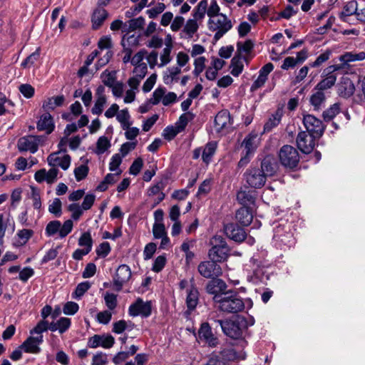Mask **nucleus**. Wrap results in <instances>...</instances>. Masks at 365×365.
Wrapping results in <instances>:
<instances>
[{"label": "nucleus", "instance_id": "62", "mask_svg": "<svg viewBox=\"0 0 365 365\" xmlns=\"http://www.w3.org/2000/svg\"><path fill=\"white\" fill-rule=\"evenodd\" d=\"M331 54V52L329 50H327L324 53H321L314 62L311 63L309 64L310 66L312 68L319 67L329 59Z\"/></svg>", "mask_w": 365, "mask_h": 365}, {"label": "nucleus", "instance_id": "8", "mask_svg": "<svg viewBox=\"0 0 365 365\" xmlns=\"http://www.w3.org/2000/svg\"><path fill=\"white\" fill-rule=\"evenodd\" d=\"M303 124L307 133L317 138H320L325 130L323 122L311 114H305L303 115Z\"/></svg>", "mask_w": 365, "mask_h": 365}, {"label": "nucleus", "instance_id": "11", "mask_svg": "<svg viewBox=\"0 0 365 365\" xmlns=\"http://www.w3.org/2000/svg\"><path fill=\"white\" fill-rule=\"evenodd\" d=\"M128 314L133 317L137 316L149 317L151 314L150 302H144L142 299L138 298L134 303L130 305Z\"/></svg>", "mask_w": 365, "mask_h": 365}, {"label": "nucleus", "instance_id": "64", "mask_svg": "<svg viewBox=\"0 0 365 365\" xmlns=\"http://www.w3.org/2000/svg\"><path fill=\"white\" fill-rule=\"evenodd\" d=\"M34 235V231L29 229H23L17 232L21 245H25Z\"/></svg>", "mask_w": 365, "mask_h": 365}, {"label": "nucleus", "instance_id": "40", "mask_svg": "<svg viewBox=\"0 0 365 365\" xmlns=\"http://www.w3.org/2000/svg\"><path fill=\"white\" fill-rule=\"evenodd\" d=\"M242 57L240 55H235L231 60V73L234 76H238L243 71Z\"/></svg>", "mask_w": 365, "mask_h": 365}, {"label": "nucleus", "instance_id": "5", "mask_svg": "<svg viewBox=\"0 0 365 365\" xmlns=\"http://www.w3.org/2000/svg\"><path fill=\"white\" fill-rule=\"evenodd\" d=\"M280 163L289 169L295 168L299 162V155L297 150L292 145H283L278 153Z\"/></svg>", "mask_w": 365, "mask_h": 365}, {"label": "nucleus", "instance_id": "22", "mask_svg": "<svg viewBox=\"0 0 365 365\" xmlns=\"http://www.w3.org/2000/svg\"><path fill=\"white\" fill-rule=\"evenodd\" d=\"M224 229L227 236L235 242H242L246 237V232L244 229L236 224H227Z\"/></svg>", "mask_w": 365, "mask_h": 365}, {"label": "nucleus", "instance_id": "1", "mask_svg": "<svg viewBox=\"0 0 365 365\" xmlns=\"http://www.w3.org/2000/svg\"><path fill=\"white\" fill-rule=\"evenodd\" d=\"M213 300L219 304L220 310L226 313L235 314L245 307L243 299L232 291H228L222 296H214Z\"/></svg>", "mask_w": 365, "mask_h": 365}, {"label": "nucleus", "instance_id": "27", "mask_svg": "<svg viewBox=\"0 0 365 365\" xmlns=\"http://www.w3.org/2000/svg\"><path fill=\"white\" fill-rule=\"evenodd\" d=\"M36 127L38 130L45 131L47 134L52 133L55 125L51 115L49 113L42 114L37 122Z\"/></svg>", "mask_w": 365, "mask_h": 365}, {"label": "nucleus", "instance_id": "60", "mask_svg": "<svg viewBox=\"0 0 365 365\" xmlns=\"http://www.w3.org/2000/svg\"><path fill=\"white\" fill-rule=\"evenodd\" d=\"M108 363V355L100 351L93 355L91 365H106Z\"/></svg>", "mask_w": 365, "mask_h": 365}, {"label": "nucleus", "instance_id": "20", "mask_svg": "<svg viewBox=\"0 0 365 365\" xmlns=\"http://www.w3.org/2000/svg\"><path fill=\"white\" fill-rule=\"evenodd\" d=\"M255 212V207H240L236 212V219L242 225L248 226L252 222Z\"/></svg>", "mask_w": 365, "mask_h": 365}, {"label": "nucleus", "instance_id": "12", "mask_svg": "<svg viewBox=\"0 0 365 365\" xmlns=\"http://www.w3.org/2000/svg\"><path fill=\"white\" fill-rule=\"evenodd\" d=\"M316 138L307 131L299 132L296 139L297 148L304 153H311L315 146Z\"/></svg>", "mask_w": 365, "mask_h": 365}, {"label": "nucleus", "instance_id": "59", "mask_svg": "<svg viewBox=\"0 0 365 365\" xmlns=\"http://www.w3.org/2000/svg\"><path fill=\"white\" fill-rule=\"evenodd\" d=\"M112 311L108 309L100 312L96 316V321L99 324H108L112 319Z\"/></svg>", "mask_w": 365, "mask_h": 365}, {"label": "nucleus", "instance_id": "6", "mask_svg": "<svg viewBox=\"0 0 365 365\" xmlns=\"http://www.w3.org/2000/svg\"><path fill=\"white\" fill-rule=\"evenodd\" d=\"M343 68L341 65H331L327 67L323 72L324 78L321 80L314 88L316 90L324 92L333 87L336 81V76L334 72Z\"/></svg>", "mask_w": 365, "mask_h": 365}, {"label": "nucleus", "instance_id": "56", "mask_svg": "<svg viewBox=\"0 0 365 365\" xmlns=\"http://www.w3.org/2000/svg\"><path fill=\"white\" fill-rule=\"evenodd\" d=\"M152 232L155 239H160L168 235L164 223H154Z\"/></svg>", "mask_w": 365, "mask_h": 365}, {"label": "nucleus", "instance_id": "16", "mask_svg": "<svg viewBox=\"0 0 365 365\" xmlns=\"http://www.w3.org/2000/svg\"><path fill=\"white\" fill-rule=\"evenodd\" d=\"M59 152H55L50 154L47 158L48 164L51 167L58 168L60 167L63 170H66L71 165V156L65 154L63 156H59Z\"/></svg>", "mask_w": 365, "mask_h": 365}, {"label": "nucleus", "instance_id": "34", "mask_svg": "<svg viewBox=\"0 0 365 365\" xmlns=\"http://www.w3.org/2000/svg\"><path fill=\"white\" fill-rule=\"evenodd\" d=\"M365 59V52H346L339 56V61L344 64L348 65L351 62L360 61Z\"/></svg>", "mask_w": 365, "mask_h": 365}, {"label": "nucleus", "instance_id": "18", "mask_svg": "<svg viewBox=\"0 0 365 365\" xmlns=\"http://www.w3.org/2000/svg\"><path fill=\"white\" fill-rule=\"evenodd\" d=\"M58 172V169L54 167H51L48 171L43 168L36 172L34 179L39 183L46 181L48 184H51L56 180Z\"/></svg>", "mask_w": 365, "mask_h": 365}, {"label": "nucleus", "instance_id": "9", "mask_svg": "<svg viewBox=\"0 0 365 365\" xmlns=\"http://www.w3.org/2000/svg\"><path fill=\"white\" fill-rule=\"evenodd\" d=\"M215 322L218 323L223 333L227 336L232 339H238L242 336V325L239 323V317L235 321L232 320H215Z\"/></svg>", "mask_w": 365, "mask_h": 365}, {"label": "nucleus", "instance_id": "54", "mask_svg": "<svg viewBox=\"0 0 365 365\" xmlns=\"http://www.w3.org/2000/svg\"><path fill=\"white\" fill-rule=\"evenodd\" d=\"M103 299L108 310L113 311L116 308L118 305L117 295L113 293L106 292Z\"/></svg>", "mask_w": 365, "mask_h": 365}, {"label": "nucleus", "instance_id": "4", "mask_svg": "<svg viewBox=\"0 0 365 365\" xmlns=\"http://www.w3.org/2000/svg\"><path fill=\"white\" fill-rule=\"evenodd\" d=\"M73 227V222L71 219L66 220L63 224L58 220L50 221L45 228V234L47 237H53L55 235L63 239L70 234Z\"/></svg>", "mask_w": 365, "mask_h": 365}, {"label": "nucleus", "instance_id": "30", "mask_svg": "<svg viewBox=\"0 0 365 365\" xmlns=\"http://www.w3.org/2000/svg\"><path fill=\"white\" fill-rule=\"evenodd\" d=\"M164 185L163 182H158L151 187L148 190L150 197H153L154 203L158 205L165 198V194L163 192Z\"/></svg>", "mask_w": 365, "mask_h": 365}, {"label": "nucleus", "instance_id": "58", "mask_svg": "<svg viewBox=\"0 0 365 365\" xmlns=\"http://www.w3.org/2000/svg\"><path fill=\"white\" fill-rule=\"evenodd\" d=\"M181 131L177 126H167L163 132L162 135L165 140H173Z\"/></svg>", "mask_w": 365, "mask_h": 365}, {"label": "nucleus", "instance_id": "13", "mask_svg": "<svg viewBox=\"0 0 365 365\" xmlns=\"http://www.w3.org/2000/svg\"><path fill=\"white\" fill-rule=\"evenodd\" d=\"M115 344V339L110 334H95L90 337L88 341V346L90 348L96 349L103 347L110 349Z\"/></svg>", "mask_w": 365, "mask_h": 365}, {"label": "nucleus", "instance_id": "24", "mask_svg": "<svg viewBox=\"0 0 365 365\" xmlns=\"http://www.w3.org/2000/svg\"><path fill=\"white\" fill-rule=\"evenodd\" d=\"M232 125L230 112L222 110L217 113L215 118V128L217 132L227 128Z\"/></svg>", "mask_w": 365, "mask_h": 365}, {"label": "nucleus", "instance_id": "15", "mask_svg": "<svg viewBox=\"0 0 365 365\" xmlns=\"http://www.w3.org/2000/svg\"><path fill=\"white\" fill-rule=\"evenodd\" d=\"M40 137L36 135H28L21 138L18 141L19 151H29L35 153L38 148Z\"/></svg>", "mask_w": 365, "mask_h": 365}, {"label": "nucleus", "instance_id": "44", "mask_svg": "<svg viewBox=\"0 0 365 365\" xmlns=\"http://www.w3.org/2000/svg\"><path fill=\"white\" fill-rule=\"evenodd\" d=\"M139 43V36L135 34H125L123 36L121 44L124 48H131L137 46Z\"/></svg>", "mask_w": 365, "mask_h": 365}, {"label": "nucleus", "instance_id": "39", "mask_svg": "<svg viewBox=\"0 0 365 365\" xmlns=\"http://www.w3.org/2000/svg\"><path fill=\"white\" fill-rule=\"evenodd\" d=\"M282 115V112L279 110H277L274 113L272 114L264 125V132H269L277 126L281 121Z\"/></svg>", "mask_w": 365, "mask_h": 365}, {"label": "nucleus", "instance_id": "46", "mask_svg": "<svg viewBox=\"0 0 365 365\" xmlns=\"http://www.w3.org/2000/svg\"><path fill=\"white\" fill-rule=\"evenodd\" d=\"M207 7V0H201L193 11V18L197 21L204 19Z\"/></svg>", "mask_w": 365, "mask_h": 365}, {"label": "nucleus", "instance_id": "50", "mask_svg": "<svg viewBox=\"0 0 365 365\" xmlns=\"http://www.w3.org/2000/svg\"><path fill=\"white\" fill-rule=\"evenodd\" d=\"M110 142L107 137L101 136L96 143V153L98 155H101L104 153L110 147Z\"/></svg>", "mask_w": 365, "mask_h": 365}, {"label": "nucleus", "instance_id": "41", "mask_svg": "<svg viewBox=\"0 0 365 365\" xmlns=\"http://www.w3.org/2000/svg\"><path fill=\"white\" fill-rule=\"evenodd\" d=\"M116 78V72L115 71L106 70L101 74V79L103 83L109 88L118 82Z\"/></svg>", "mask_w": 365, "mask_h": 365}, {"label": "nucleus", "instance_id": "10", "mask_svg": "<svg viewBox=\"0 0 365 365\" xmlns=\"http://www.w3.org/2000/svg\"><path fill=\"white\" fill-rule=\"evenodd\" d=\"M197 270L201 276L207 279L218 277L222 274L220 266L212 260L200 262Z\"/></svg>", "mask_w": 365, "mask_h": 365}, {"label": "nucleus", "instance_id": "53", "mask_svg": "<svg viewBox=\"0 0 365 365\" xmlns=\"http://www.w3.org/2000/svg\"><path fill=\"white\" fill-rule=\"evenodd\" d=\"M254 46V43L251 40H247L245 42H237V55H240L242 53L248 54L251 52Z\"/></svg>", "mask_w": 365, "mask_h": 365}, {"label": "nucleus", "instance_id": "49", "mask_svg": "<svg viewBox=\"0 0 365 365\" xmlns=\"http://www.w3.org/2000/svg\"><path fill=\"white\" fill-rule=\"evenodd\" d=\"M113 42L110 36H103L98 42V50L101 53L103 51H112L113 50Z\"/></svg>", "mask_w": 365, "mask_h": 365}, {"label": "nucleus", "instance_id": "14", "mask_svg": "<svg viewBox=\"0 0 365 365\" xmlns=\"http://www.w3.org/2000/svg\"><path fill=\"white\" fill-rule=\"evenodd\" d=\"M131 277L130 268L126 264L120 265L113 277V285L117 291H120L123 286L127 283Z\"/></svg>", "mask_w": 365, "mask_h": 365}, {"label": "nucleus", "instance_id": "33", "mask_svg": "<svg viewBox=\"0 0 365 365\" xmlns=\"http://www.w3.org/2000/svg\"><path fill=\"white\" fill-rule=\"evenodd\" d=\"M198 28L197 20L194 18L188 19L182 31L183 37L185 38H192L194 34L197 31Z\"/></svg>", "mask_w": 365, "mask_h": 365}, {"label": "nucleus", "instance_id": "42", "mask_svg": "<svg viewBox=\"0 0 365 365\" xmlns=\"http://www.w3.org/2000/svg\"><path fill=\"white\" fill-rule=\"evenodd\" d=\"M134 327V324L131 322H126L125 320H119L115 322L113 325V332L115 334H122L124 331H131Z\"/></svg>", "mask_w": 365, "mask_h": 365}, {"label": "nucleus", "instance_id": "31", "mask_svg": "<svg viewBox=\"0 0 365 365\" xmlns=\"http://www.w3.org/2000/svg\"><path fill=\"white\" fill-rule=\"evenodd\" d=\"M357 2L356 1H349L343 8L342 11L340 14V19L344 22H349V17L357 13Z\"/></svg>", "mask_w": 365, "mask_h": 365}, {"label": "nucleus", "instance_id": "52", "mask_svg": "<svg viewBox=\"0 0 365 365\" xmlns=\"http://www.w3.org/2000/svg\"><path fill=\"white\" fill-rule=\"evenodd\" d=\"M194 118L195 115L193 113L190 112L185 113L180 116L178 122L176 123V126L180 131H182L187 126L188 122L193 120Z\"/></svg>", "mask_w": 365, "mask_h": 365}, {"label": "nucleus", "instance_id": "19", "mask_svg": "<svg viewBox=\"0 0 365 365\" xmlns=\"http://www.w3.org/2000/svg\"><path fill=\"white\" fill-rule=\"evenodd\" d=\"M96 99L95 104L91 109V112L94 115H100L102 113L104 106L107 103V97L106 96V88L103 86H99L96 91Z\"/></svg>", "mask_w": 365, "mask_h": 365}, {"label": "nucleus", "instance_id": "51", "mask_svg": "<svg viewBox=\"0 0 365 365\" xmlns=\"http://www.w3.org/2000/svg\"><path fill=\"white\" fill-rule=\"evenodd\" d=\"M340 111V104L336 103L331 106L323 112L324 120L329 121L332 120Z\"/></svg>", "mask_w": 365, "mask_h": 365}, {"label": "nucleus", "instance_id": "61", "mask_svg": "<svg viewBox=\"0 0 365 365\" xmlns=\"http://www.w3.org/2000/svg\"><path fill=\"white\" fill-rule=\"evenodd\" d=\"M212 187L211 179H205L201 185L199 186L197 195L198 197L205 196L210 190Z\"/></svg>", "mask_w": 365, "mask_h": 365}, {"label": "nucleus", "instance_id": "28", "mask_svg": "<svg viewBox=\"0 0 365 365\" xmlns=\"http://www.w3.org/2000/svg\"><path fill=\"white\" fill-rule=\"evenodd\" d=\"M309 102L314 110H319L325 106L326 95L325 93L316 90L312 91V94L309 98Z\"/></svg>", "mask_w": 365, "mask_h": 365}, {"label": "nucleus", "instance_id": "23", "mask_svg": "<svg viewBox=\"0 0 365 365\" xmlns=\"http://www.w3.org/2000/svg\"><path fill=\"white\" fill-rule=\"evenodd\" d=\"M43 342V336H30L21 346V349L26 353L38 354L41 349L39 345Z\"/></svg>", "mask_w": 365, "mask_h": 365}, {"label": "nucleus", "instance_id": "26", "mask_svg": "<svg viewBox=\"0 0 365 365\" xmlns=\"http://www.w3.org/2000/svg\"><path fill=\"white\" fill-rule=\"evenodd\" d=\"M355 86L348 76H343L338 85L339 95L344 98H349L354 94Z\"/></svg>", "mask_w": 365, "mask_h": 365}, {"label": "nucleus", "instance_id": "2", "mask_svg": "<svg viewBox=\"0 0 365 365\" xmlns=\"http://www.w3.org/2000/svg\"><path fill=\"white\" fill-rule=\"evenodd\" d=\"M273 241L275 246L281 249L290 248L295 244V239L291 232L290 225L280 223L274 227Z\"/></svg>", "mask_w": 365, "mask_h": 365}, {"label": "nucleus", "instance_id": "47", "mask_svg": "<svg viewBox=\"0 0 365 365\" xmlns=\"http://www.w3.org/2000/svg\"><path fill=\"white\" fill-rule=\"evenodd\" d=\"M130 114L127 108L120 110L116 115V119L120 123L122 128H128L131 125Z\"/></svg>", "mask_w": 365, "mask_h": 365}, {"label": "nucleus", "instance_id": "7", "mask_svg": "<svg viewBox=\"0 0 365 365\" xmlns=\"http://www.w3.org/2000/svg\"><path fill=\"white\" fill-rule=\"evenodd\" d=\"M246 182L250 187L261 188L266 182L267 178L260 168H250L244 173Z\"/></svg>", "mask_w": 365, "mask_h": 365}, {"label": "nucleus", "instance_id": "37", "mask_svg": "<svg viewBox=\"0 0 365 365\" xmlns=\"http://www.w3.org/2000/svg\"><path fill=\"white\" fill-rule=\"evenodd\" d=\"M198 302V291L197 289L191 286L187 289V294L186 297V304L189 309H194Z\"/></svg>", "mask_w": 365, "mask_h": 365}, {"label": "nucleus", "instance_id": "38", "mask_svg": "<svg viewBox=\"0 0 365 365\" xmlns=\"http://www.w3.org/2000/svg\"><path fill=\"white\" fill-rule=\"evenodd\" d=\"M242 145L247 154H253L257 147V135L250 134L243 140Z\"/></svg>", "mask_w": 365, "mask_h": 365}, {"label": "nucleus", "instance_id": "63", "mask_svg": "<svg viewBox=\"0 0 365 365\" xmlns=\"http://www.w3.org/2000/svg\"><path fill=\"white\" fill-rule=\"evenodd\" d=\"M79 309V306L76 302H68L63 308V312L66 315H74Z\"/></svg>", "mask_w": 365, "mask_h": 365}, {"label": "nucleus", "instance_id": "21", "mask_svg": "<svg viewBox=\"0 0 365 365\" xmlns=\"http://www.w3.org/2000/svg\"><path fill=\"white\" fill-rule=\"evenodd\" d=\"M226 289V283L217 277L212 278L206 286L207 292L214 296H222L224 293L227 292H225Z\"/></svg>", "mask_w": 365, "mask_h": 365}, {"label": "nucleus", "instance_id": "32", "mask_svg": "<svg viewBox=\"0 0 365 365\" xmlns=\"http://www.w3.org/2000/svg\"><path fill=\"white\" fill-rule=\"evenodd\" d=\"M108 17V12L102 7H98L94 10L92 15L93 27L95 29H98Z\"/></svg>", "mask_w": 365, "mask_h": 365}, {"label": "nucleus", "instance_id": "17", "mask_svg": "<svg viewBox=\"0 0 365 365\" xmlns=\"http://www.w3.org/2000/svg\"><path fill=\"white\" fill-rule=\"evenodd\" d=\"M198 338L212 347L216 346L218 344V339L213 334L212 328L207 322L201 324L198 330Z\"/></svg>", "mask_w": 365, "mask_h": 365}, {"label": "nucleus", "instance_id": "48", "mask_svg": "<svg viewBox=\"0 0 365 365\" xmlns=\"http://www.w3.org/2000/svg\"><path fill=\"white\" fill-rule=\"evenodd\" d=\"M78 245L91 252L93 247V240L91 233L89 232H83L78 239Z\"/></svg>", "mask_w": 365, "mask_h": 365}, {"label": "nucleus", "instance_id": "57", "mask_svg": "<svg viewBox=\"0 0 365 365\" xmlns=\"http://www.w3.org/2000/svg\"><path fill=\"white\" fill-rule=\"evenodd\" d=\"M172 46L170 45H167L165 48H163V52L160 55V63L158 64L159 67H163L168 63H169L171 61L170 53H171Z\"/></svg>", "mask_w": 365, "mask_h": 365}, {"label": "nucleus", "instance_id": "55", "mask_svg": "<svg viewBox=\"0 0 365 365\" xmlns=\"http://www.w3.org/2000/svg\"><path fill=\"white\" fill-rule=\"evenodd\" d=\"M165 92V88L158 87L153 93L152 97L150 98L149 102L153 105H158L160 101H163V96Z\"/></svg>", "mask_w": 365, "mask_h": 365}, {"label": "nucleus", "instance_id": "3", "mask_svg": "<svg viewBox=\"0 0 365 365\" xmlns=\"http://www.w3.org/2000/svg\"><path fill=\"white\" fill-rule=\"evenodd\" d=\"M210 31H215L214 39L217 41L232 28L231 21L225 14H220L218 16L210 19L207 22Z\"/></svg>", "mask_w": 365, "mask_h": 365}, {"label": "nucleus", "instance_id": "43", "mask_svg": "<svg viewBox=\"0 0 365 365\" xmlns=\"http://www.w3.org/2000/svg\"><path fill=\"white\" fill-rule=\"evenodd\" d=\"M217 148V143L214 141L209 142L206 144L202 155V160L205 163H209L212 157L215 153Z\"/></svg>", "mask_w": 365, "mask_h": 365}, {"label": "nucleus", "instance_id": "36", "mask_svg": "<svg viewBox=\"0 0 365 365\" xmlns=\"http://www.w3.org/2000/svg\"><path fill=\"white\" fill-rule=\"evenodd\" d=\"M181 73L179 67L173 66L168 68L163 75V81L166 85L172 84L174 81L178 80V75Z\"/></svg>", "mask_w": 365, "mask_h": 365}, {"label": "nucleus", "instance_id": "29", "mask_svg": "<svg viewBox=\"0 0 365 365\" xmlns=\"http://www.w3.org/2000/svg\"><path fill=\"white\" fill-rule=\"evenodd\" d=\"M260 170L263 171L266 178L267 176H272L277 172V164L273 158L267 156L261 163Z\"/></svg>", "mask_w": 365, "mask_h": 365}, {"label": "nucleus", "instance_id": "45", "mask_svg": "<svg viewBox=\"0 0 365 365\" xmlns=\"http://www.w3.org/2000/svg\"><path fill=\"white\" fill-rule=\"evenodd\" d=\"M237 200L241 205H252L255 203V197L250 192L239 191L237 194Z\"/></svg>", "mask_w": 365, "mask_h": 365}, {"label": "nucleus", "instance_id": "35", "mask_svg": "<svg viewBox=\"0 0 365 365\" xmlns=\"http://www.w3.org/2000/svg\"><path fill=\"white\" fill-rule=\"evenodd\" d=\"M65 101L63 96H57L47 98L43 101L42 107L44 110H53L56 107L61 106Z\"/></svg>", "mask_w": 365, "mask_h": 365}, {"label": "nucleus", "instance_id": "25", "mask_svg": "<svg viewBox=\"0 0 365 365\" xmlns=\"http://www.w3.org/2000/svg\"><path fill=\"white\" fill-rule=\"evenodd\" d=\"M227 247L225 241L221 240L220 245H213L209 251V257L214 262H220L224 260L227 257Z\"/></svg>", "mask_w": 365, "mask_h": 365}]
</instances>
